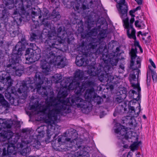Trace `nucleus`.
Returning <instances> with one entry per match:
<instances>
[{"label": "nucleus", "instance_id": "obj_1", "mask_svg": "<svg viewBox=\"0 0 157 157\" xmlns=\"http://www.w3.org/2000/svg\"><path fill=\"white\" fill-rule=\"evenodd\" d=\"M96 94L94 88L88 89L85 95V98L88 101L83 100L77 95H74L71 98L65 99L64 98L56 99L51 97L47 100V105L45 107V113H49V117L52 118L51 121V129H55L56 123L59 121L60 116H65L71 111V106L82 108L87 112L92 109L90 101Z\"/></svg>", "mask_w": 157, "mask_h": 157}, {"label": "nucleus", "instance_id": "obj_2", "mask_svg": "<svg viewBox=\"0 0 157 157\" xmlns=\"http://www.w3.org/2000/svg\"><path fill=\"white\" fill-rule=\"evenodd\" d=\"M44 28L41 36L44 41L45 50L43 52L40 65L43 72L47 73L50 71V64L57 66L58 68L63 67L66 65L65 59L59 55L61 51L60 48V43L57 40L55 28L51 29L50 23H43Z\"/></svg>", "mask_w": 157, "mask_h": 157}, {"label": "nucleus", "instance_id": "obj_3", "mask_svg": "<svg viewBox=\"0 0 157 157\" xmlns=\"http://www.w3.org/2000/svg\"><path fill=\"white\" fill-rule=\"evenodd\" d=\"M98 30L96 28L89 30L85 35V41H83L81 46L84 49L85 52L89 54L94 53L96 55L102 53L104 51H107V46L103 40L107 36L106 29H103L99 32L97 38L93 37L96 36L98 33Z\"/></svg>", "mask_w": 157, "mask_h": 157}, {"label": "nucleus", "instance_id": "obj_4", "mask_svg": "<svg viewBox=\"0 0 157 157\" xmlns=\"http://www.w3.org/2000/svg\"><path fill=\"white\" fill-rule=\"evenodd\" d=\"M43 79L42 74L40 72H37L35 75L34 78L33 77H29L26 78L25 81L23 83L29 86V88L32 91L35 92V90L39 94L41 95L44 97H47L46 99V105L43 107L42 111L44 113L48 114V118L45 120V122L48 124L47 126V133L48 137L51 136L50 135L49 130L48 128H50L51 124V121L52 118L49 117V113H45L44 111V109L47 105V100L49 99L51 97H53V98H55L54 97L53 93L51 91V95L49 97L48 94L46 90V87H42L41 85L43 83Z\"/></svg>", "mask_w": 157, "mask_h": 157}, {"label": "nucleus", "instance_id": "obj_5", "mask_svg": "<svg viewBox=\"0 0 157 157\" xmlns=\"http://www.w3.org/2000/svg\"><path fill=\"white\" fill-rule=\"evenodd\" d=\"M84 74L82 71L77 70L74 74V80L77 81H72L71 82L68 80L62 81L60 84L63 88L59 92L58 98H65L67 95L69 91L74 89H75V92L76 94H81L85 90L83 88V83H81L82 80L84 79Z\"/></svg>", "mask_w": 157, "mask_h": 157}, {"label": "nucleus", "instance_id": "obj_6", "mask_svg": "<svg viewBox=\"0 0 157 157\" xmlns=\"http://www.w3.org/2000/svg\"><path fill=\"white\" fill-rule=\"evenodd\" d=\"M21 35L22 36L20 41L13 48L12 54L9 59V63L6 66V69L9 73L15 74L19 76H20L21 75V71L20 70V64L19 63L21 52L25 50L26 46L28 44L25 40V36L22 34Z\"/></svg>", "mask_w": 157, "mask_h": 157}, {"label": "nucleus", "instance_id": "obj_7", "mask_svg": "<svg viewBox=\"0 0 157 157\" xmlns=\"http://www.w3.org/2000/svg\"><path fill=\"white\" fill-rule=\"evenodd\" d=\"M117 2V6L120 16L123 18V20L125 25V28L127 29V33L128 37L136 40V31L133 28V23L134 21V17H132L129 23V19L125 17L127 16L128 7L125 0H114Z\"/></svg>", "mask_w": 157, "mask_h": 157}, {"label": "nucleus", "instance_id": "obj_8", "mask_svg": "<svg viewBox=\"0 0 157 157\" xmlns=\"http://www.w3.org/2000/svg\"><path fill=\"white\" fill-rule=\"evenodd\" d=\"M3 2L9 9L16 8L13 12L14 14L18 13L25 15L28 13L29 10H32V3L30 0H2ZM35 9L34 8H33Z\"/></svg>", "mask_w": 157, "mask_h": 157}, {"label": "nucleus", "instance_id": "obj_9", "mask_svg": "<svg viewBox=\"0 0 157 157\" xmlns=\"http://www.w3.org/2000/svg\"><path fill=\"white\" fill-rule=\"evenodd\" d=\"M137 49L132 48L129 52L131 56V60L130 67L132 69L129 77L130 82L138 81L139 74L140 73V70L138 69L141 67V59L139 57H137L136 55Z\"/></svg>", "mask_w": 157, "mask_h": 157}, {"label": "nucleus", "instance_id": "obj_10", "mask_svg": "<svg viewBox=\"0 0 157 157\" xmlns=\"http://www.w3.org/2000/svg\"><path fill=\"white\" fill-rule=\"evenodd\" d=\"M69 137L65 138L66 143L67 145L66 148V150L71 151H74L78 148L82 147V142H78L77 140V138L78 136V134L76 130L72 129L71 130L69 133Z\"/></svg>", "mask_w": 157, "mask_h": 157}, {"label": "nucleus", "instance_id": "obj_11", "mask_svg": "<svg viewBox=\"0 0 157 157\" xmlns=\"http://www.w3.org/2000/svg\"><path fill=\"white\" fill-rule=\"evenodd\" d=\"M120 50V47H117L114 52L113 55H111L108 57V50L104 51L102 53L98 55H102V58L105 63L111 65L112 66H116L118 61L117 56Z\"/></svg>", "mask_w": 157, "mask_h": 157}, {"label": "nucleus", "instance_id": "obj_12", "mask_svg": "<svg viewBox=\"0 0 157 157\" xmlns=\"http://www.w3.org/2000/svg\"><path fill=\"white\" fill-rule=\"evenodd\" d=\"M140 102L139 103V106L136 108V110L134 107L129 106V115L126 116V121L128 122L129 125L131 127H135L137 124L134 117L138 116L140 111Z\"/></svg>", "mask_w": 157, "mask_h": 157}, {"label": "nucleus", "instance_id": "obj_13", "mask_svg": "<svg viewBox=\"0 0 157 157\" xmlns=\"http://www.w3.org/2000/svg\"><path fill=\"white\" fill-rule=\"evenodd\" d=\"M128 128L120 124H117V128L115 129V132L119 135L117 137L119 139L122 140L123 143L124 144V139L127 140L131 139L132 132L131 131L128 132Z\"/></svg>", "mask_w": 157, "mask_h": 157}, {"label": "nucleus", "instance_id": "obj_14", "mask_svg": "<svg viewBox=\"0 0 157 157\" xmlns=\"http://www.w3.org/2000/svg\"><path fill=\"white\" fill-rule=\"evenodd\" d=\"M18 138L10 130L2 131L0 133V140L4 142L8 140L11 145H14L18 141Z\"/></svg>", "mask_w": 157, "mask_h": 157}, {"label": "nucleus", "instance_id": "obj_15", "mask_svg": "<svg viewBox=\"0 0 157 157\" xmlns=\"http://www.w3.org/2000/svg\"><path fill=\"white\" fill-rule=\"evenodd\" d=\"M132 86L133 89L136 90L138 92H136L133 90H130L128 92L129 97L134 100L137 101L139 100L141 98V88L140 86L139 83L138 81L136 80L134 81L130 82Z\"/></svg>", "mask_w": 157, "mask_h": 157}, {"label": "nucleus", "instance_id": "obj_16", "mask_svg": "<svg viewBox=\"0 0 157 157\" xmlns=\"http://www.w3.org/2000/svg\"><path fill=\"white\" fill-rule=\"evenodd\" d=\"M34 51L31 48H28L26 51L25 55L26 56L25 58L26 62L25 63L31 64L37 61L39 59L40 55H38V56H36V54H34Z\"/></svg>", "mask_w": 157, "mask_h": 157}, {"label": "nucleus", "instance_id": "obj_17", "mask_svg": "<svg viewBox=\"0 0 157 157\" xmlns=\"http://www.w3.org/2000/svg\"><path fill=\"white\" fill-rule=\"evenodd\" d=\"M31 143V145L34 148L36 149H38L40 148L41 146L40 143L38 140L33 139L32 142H30L27 140H22L21 143L20 144L19 147L22 148L24 146H25L26 145Z\"/></svg>", "mask_w": 157, "mask_h": 157}, {"label": "nucleus", "instance_id": "obj_18", "mask_svg": "<svg viewBox=\"0 0 157 157\" xmlns=\"http://www.w3.org/2000/svg\"><path fill=\"white\" fill-rule=\"evenodd\" d=\"M101 66L100 65L96 68L95 67V65L89 66L87 72L90 75L96 76L99 75L101 71Z\"/></svg>", "mask_w": 157, "mask_h": 157}, {"label": "nucleus", "instance_id": "obj_19", "mask_svg": "<svg viewBox=\"0 0 157 157\" xmlns=\"http://www.w3.org/2000/svg\"><path fill=\"white\" fill-rule=\"evenodd\" d=\"M38 13H39V14L41 15L42 16V17H43V18L42 20V23L43 25L44 26V24L43 23L47 22H48L50 23V24L51 25V22L50 21H48L45 20V19L48 20L50 19V13L49 12V11L46 8H44L42 12L41 11V10L40 9L38 10Z\"/></svg>", "mask_w": 157, "mask_h": 157}, {"label": "nucleus", "instance_id": "obj_20", "mask_svg": "<svg viewBox=\"0 0 157 157\" xmlns=\"http://www.w3.org/2000/svg\"><path fill=\"white\" fill-rule=\"evenodd\" d=\"M0 82L6 84L7 87L11 86L13 84L10 76L4 74L2 76L0 75Z\"/></svg>", "mask_w": 157, "mask_h": 157}, {"label": "nucleus", "instance_id": "obj_21", "mask_svg": "<svg viewBox=\"0 0 157 157\" xmlns=\"http://www.w3.org/2000/svg\"><path fill=\"white\" fill-rule=\"evenodd\" d=\"M15 149V145H9L7 151H6V157H14L13 155H15L16 154Z\"/></svg>", "mask_w": 157, "mask_h": 157}, {"label": "nucleus", "instance_id": "obj_22", "mask_svg": "<svg viewBox=\"0 0 157 157\" xmlns=\"http://www.w3.org/2000/svg\"><path fill=\"white\" fill-rule=\"evenodd\" d=\"M56 35L61 39L65 38L67 34L64 28L62 26H60L57 29V33H56Z\"/></svg>", "mask_w": 157, "mask_h": 157}, {"label": "nucleus", "instance_id": "obj_23", "mask_svg": "<svg viewBox=\"0 0 157 157\" xmlns=\"http://www.w3.org/2000/svg\"><path fill=\"white\" fill-rule=\"evenodd\" d=\"M12 126V123L9 121L0 119V126L4 128H10Z\"/></svg>", "mask_w": 157, "mask_h": 157}, {"label": "nucleus", "instance_id": "obj_24", "mask_svg": "<svg viewBox=\"0 0 157 157\" xmlns=\"http://www.w3.org/2000/svg\"><path fill=\"white\" fill-rule=\"evenodd\" d=\"M29 86L22 82L19 88L18 89V92L19 93H24L25 94H26L27 92L29 91Z\"/></svg>", "mask_w": 157, "mask_h": 157}, {"label": "nucleus", "instance_id": "obj_25", "mask_svg": "<svg viewBox=\"0 0 157 157\" xmlns=\"http://www.w3.org/2000/svg\"><path fill=\"white\" fill-rule=\"evenodd\" d=\"M126 111V108L123 107L122 105L117 106L115 109V112L113 113L114 116H116L118 114L121 115Z\"/></svg>", "mask_w": 157, "mask_h": 157}, {"label": "nucleus", "instance_id": "obj_26", "mask_svg": "<svg viewBox=\"0 0 157 157\" xmlns=\"http://www.w3.org/2000/svg\"><path fill=\"white\" fill-rule=\"evenodd\" d=\"M98 76L99 80L101 82H105L108 80V79L107 78H108V73H106V72H102V69L101 71L100 72V74Z\"/></svg>", "mask_w": 157, "mask_h": 157}, {"label": "nucleus", "instance_id": "obj_27", "mask_svg": "<svg viewBox=\"0 0 157 157\" xmlns=\"http://www.w3.org/2000/svg\"><path fill=\"white\" fill-rule=\"evenodd\" d=\"M39 13L38 12V13H37L34 11L32 12V20L33 22H36V25L38 24V20L41 21V18L42 17V16L41 15H39Z\"/></svg>", "mask_w": 157, "mask_h": 157}, {"label": "nucleus", "instance_id": "obj_28", "mask_svg": "<svg viewBox=\"0 0 157 157\" xmlns=\"http://www.w3.org/2000/svg\"><path fill=\"white\" fill-rule=\"evenodd\" d=\"M102 72H106V73H111L113 67L109 64L105 63L104 67L101 66Z\"/></svg>", "mask_w": 157, "mask_h": 157}, {"label": "nucleus", "instance_id": "obj_29", "mask_svg": "<svg viewBox=\"0 0 157 157\" xmlns=\"http://www.w3.org/2000/svg\"><path fill=\"white\" fill-rule=\"evenodd\" d=\"M61 17V16L58 11H56L55 10H54L51 15L50 19H55L56 21L59 20Z\"/></svg>", "mask_w": 157, "mask_h": 157}, {"label": "nucleus", "instance_id": "obj_30", "mask_svg": "<svg viewBox=\"0 0 157 157\" xmlns=\"http://www.w3.org/2000/svg\"><path fill=\"white\" fill-rule=\"evenodd\" d=\"M127 90L125 88L123 87L120 88L119 89L118 92L117 93V95H120L122 98H125L127 96Z\"/></svg>", "mask_w": 157, "mask_h": 157}, {"label": "nucleus", "instance_id": "obj_31", "mask_svg": "<svg viewBox=\"0 0 157 157\" xmlns=\"http://www.w3.org/2000/svg\"><path fill=\"white\" fill-rule=\"evenodd\" d=\"M85 61V58L83 57H79L77 56L76 58L75 63L76 64L79 66H84V63Z\"/></svg>", "mask_w": 157, "mask_h": 157}, {"label": "nucleus", "instance_id": "obj_32", "mask_svg": "<svg viewBox=\"0 0 157 157\" xmlns=\"http://www.w3.org/2000/svg\"><path fill=\"white\" fill-rule=\"evenodd\" d=\"M77 157H88V154L86 151L82 150L78 151L75 153Z\"/></svg>", "mask_w": 157, "mask_h": 157}, {"label": "nucleus", "instance_id": "obj_33", "mask_svg": "<svg viewBox=\"0 0 157 157\" xmlns=\"http://www.w3.org/2000/svg\"><path fill=\"white\" fill-rule=\"evenodd\" d=\"M102 101L103 99L102 98L95 94L94 97L93 98L92 101L90 102L94 101L95 103H96L97 104L99 105L101 104Z\"/></svg>", "mask_w": 157, "mask_h": 157}, {"label": "nucleus", "instance_id": "obj_34", "mask_svg": "<svg viewBox=\"0 0 157 157\" xmlns=\"http://www.w3.org/2000/svg\"><path fill=\"white\" fill-rule=\"evenodd\" d=\"M62 77L61 74H56L53 76V80L56 83L61 82Z\"/></svg>", "mask_w": 157, "mask_h": 157}, {"label": "nucleus", "instance_id": "obj_35", "mask_svg": "<svg viewBox=\"0 0 157 157\" xmlns=\"http://www.w3.org/2000/svg\"><path fill=\"white\" fill-rule=\"evenodd\" d=\"M0 104L6 107L9 106L8 102L5 100L3 96L1 94H0Z\"/></svg>", "mask_w": 157, "mask_h": 157}, {"label": "nucleus", "instance_id": "obj_36", "mask_svg": "<svg viewBox=\"0 0 157 157\" xmlns=\"http://www.w3.org/2000/svg\"><path fill=\"white\" fill-rule=\"evenodd\" d=\"M67 137L65 136H62L61 137H59L58 140L57 142L58 143L61 144L63 143V144L64 145H65V149H66V146L67 145V143H66L65 138Z\"/></svg>", "mask_w": 157, "mask_h": 157}, {"label": "nucleus", "instance_id": "obj_37", "mask_svg": "<svg viewBox=\"0 0 157 157\" xmlns=\"http://www.w3.org/2000/svg\"><path fill=\"white\" fill-rule=\"evenodd\" d=\"M140 143V142H134L130 147L131 150L132 151H134L135 150H136Z\"/></svg>", "mask_w": 157, "mask_h": 157}, {"label": "nucleus", "instance_id": "obj_38", "mask_svg": "<svg viewBox=\"0 0 157 157\" xmlns=\"http://www.w3.org/2000/svg\"><path fill=\"white\" fill-rule=\"evenodd\" d=\"M86 85V87H90V88H94V87L95 86V82L92 81H88L84 83Z\"/></svg>", "mask_w": 157, "mask_h": 157}, {"label": "nucleus", "instance_id": "obj_39", "mask_svg": "<svg viewBox=\"0 0 157 157\" xmlns=\"http://www.w3.org/2000/svg\"><path fill=\"white\" fill-rule=\"evenodd\" d=\"M10 103L11 105L14 106L17 105L19 104V100L18 98H15L13 97L10 100Z\"/></svg>", "mask_w": 157, "mask_h": 157}, {"label": "nucleus", "instance_id": "obj_40", "mask_svg": "<svg viewBox=\"0 0 157 157\" xmlns=\"http://www.w3.org/2000/svg\"><path fill=\"white\" fill-rule=\"evenodd\" d=\"M2 10V17L3 18H6L9 15V13L8 10L6 8H3Z\"/></svg>", "mask_w": 157, "mask_h": 157}, {"label": "nucleus", "instance_id": "obj_41", "mask_svg": "<svg viewBox=\"0 0 157 157\" xmlns=\"http://www.w3.org/2000/svg\"><path fill=\"white\" fill-rule=\"evenodd\" d=\"M98 21L100 24V25L98 26V27H100V28L102 27V26L104 24L106 25L107 23H106V21L103 18H101L99 19L98 20Z\"/></svg>", "mask_w": 157, "mask_h": 157}, {"label": "nucleus", "instance_id": "obj_42", "mask_svg": "<svg viewBox=\"0 0 157 157\" xmlns=\"http://www.w3.org/2000/svg\"><path fill=\"white\" fill-rule=\"evenodd\" d=\"M115 99V102L118 103H121L123 101V100L125 98H122V96L120 95H117Z\"/></svg>", "mask_w": 157, "mask_h": 157}, {"label": "nucleus", "instance_id": "obj_43", "mask_svg": "<svg viewBox=\"0 0 157 157\" xmlns=\"http://www.w3.org/2000/svg\"><path fill=\"white\" fill-rule=\"evenodd\" d=\"M151 74L152 79L154 82H156L157 81V75L155 71L154 70H151Z\"/></svg>", "mask_w": 157, "mask_h": 157}, {"label": "nucleus", "instance_id": "obj_44", "mask_svg": "<svg viewBox=\"0 0 157 157\" xmlns=\"http://www.w3.org/2000/svg\"><path fill=\"white\" fill-rule=\"evenodd\" d=\"M42 128V126H40V127L38 128L36 130V132H37L39 134L37 135L38 136H40L43 137V133H44V131H40V129H41V128Z\"/></svg>", "mask_w": 157, "mask_h": 157}, {"label": "nucleus", "instance_id": "obj_45", "mask_svg": "<svg viewBox=\"0 0 157 157\" xmlns=\"http://www.w3.org/2000/svg\"><path fill=\"white\" fill-rule=\"evenodd\" d=\"M83 3L90 6V7H91L92 6L93 4V1L92 0H84Z\"/></svg>", "mask_w": 157, "mask_h": 157}, {"label": "nucleus", "instance_id": "obj_46", "mask_svg": "<svg viewBox=\"0 0 157 157\" xmlns=\"http://www.w3.org/2000/svg\"><path fill=\"white\" fill-rule=\"evenodd\" d=\"M11 94V93L9 92H6L5 94V97L8 100V101H9L13 97L12 96Z\"/></svg>", "mask_w": 157, "mask_h": 157}, {"label": "nucleus", "instance_id": "obj_47", "mask_svg": "<svg viewBox=\"0 0 157 157\" xmlns=\"http://www.w3.org/2000/svg\"><path fill=\"white\" fill-rule=\"evenodd\" d=\"M6 149L4 148L0 150V157H6Z\"/></svg>", "mask_w": 157, "mask_h": 157}, {"label": "nucleus", "instance_id": "obj_48", "mask_svg": "<svg viewBox=\"0 0 157 157\" xmlns=\"http://www.w3.org/2000/svg\"><path fill=\"white\" fill-rule=\"evenodd\" d=\"M94 21H88L87 23V26L88 29H89L92 27H93L94 25Z\"/></svg>", "mask_w": 157, "mask_h": 157}, {"label": "nucleus", "instance_id": "obj_49", "mask_svg": "<svg viewBox=\"0 0 157 157\" xmlns=\"http://www.w3.org/2000/svg\"><path fill=\"white\" fill-rule=\"evenodd\" d=\"M110 73H108V80L107 81V82L109 81V82H112L114 79V76L110 74Z\"/></svg>", "mask_w": 157, "mask_h": 157}, {"label": "nucleus", "instance_id": "obj_50", "mask_svg": "<svg viewBox=\"0 0 157 157\" xmlns=\"http://www.w3.org/2000/svg\"><path fill=\"white\" fill-rule=\"evenodd\" d=\"M80 5L78 4H77L75 5V7H74V9L75 11H77L78 13H79V11L78 10H79L80 8H81V7H80Z\"/></svg>", "mask_w": 157, "mask_h": 157}, {"label": "nucleus", "instance_id": "obj_51", "mask_svg": "<svg viewBox=\"0 0 157 157\" xmlns=\"http://www.w3.org/2000/svg\"><path fill=\"white\" fill-rule=\"evenodd\" d=\"M54 144V145L53 144V146L55 149H58L57 147H59L61 145L60 143H58V142L57 143H55Z\"/></svg>", "mask_w": 157, "mask_h": 157}, {"label": "nucleus", "instance_id": "obj_52", "mask_svg": "<svg viewBox=\"0 0 157 157\" xmlns=\"http://www.w3.org/2000/svg\"><path fill=\"white\" fill-rule=\"evenodd\" d=\"M36 34H35L34 33H32V35H31L30 39L32 40H34L36 39Z\"/></svg>", "mask_w": 157, "mask_h": 157}, {"label": "nucleus", "instance_id": "obj_53", "mask_svg": "<svg viewBox=\"0 0 157 157\" xmlns=\"http://www.w3.org/2000/svg\"><path fill=\"white\" fill-rule=\"evenodd\" d=\"M139 21L138 20H136L135 21V25L138 28H140L141 27V25L139 24Z\"/></svg>", "mask_w": 157, "mask_h": 157}, {"label": "nucleus", "instance_id": "obj_54", "mask_svg": "<svg viewBox=\"0 0 157 157\" xmlns=\"http://www.w3.org/2000/svg\"><path fill=\"white\" fill-rule=\"evenodd\" d=\"M84 4L85 3H83L81 7V8H82L83 10H85L89 8L90 6H88L86 4L85 5Z\"/></svg>", "mask_w": 157, "mask_h": 157}, {"label": "nucleus", "instance_id": "obj_55", "mask_svg": "<svg viewBox=\"0 0 157 157\" xmlns=\"http://www.w3.org/2000/svg\"><path fill=\"white\" fill-rule=\"evenodd\" d=\"M89 64V61L88 59L85 58V61L84 63V66H88Z\"/></svg>", "mask_w": 157, "mask_h": 157}, {"label": "nucleus", "instance_id": "obj_56", "mask_svg": "<svg viewBox=\"0 0 157 157\" xmlns=\"http://www.w3.org/2000/svg\"><path fill=\"white\" fill-rule=\"evenodd\" d=\"M149 61L150 63H151V64L152 65V66L154 68H155L156 67V66H155V64L154 63V62L152 60V59H150Z\"/></svg>", "mask_w": 157, "mask_h": 157}, {"label": "nucleus", "instance_id": "obj_57", "mask_svg": "<svg viewBox=\"0 0 157 157\" xmlns=\"http://www.w3.org/2000/svg\"><path fill=\"white\" fill-rule=\"evenodd\" d=\"M23 19L24 17L21 16V17H20L19 19H17V22L21 23L22 22V21H24Z\"/></svg>", "mask_w": 157, "mask_h": 157}, {"label": "nucleus", "instance_id": "obj_58", "mask_svg": "<svg viewBox=\"0 0 157 157\" xmlns=\"http://www.w3.org/2000/svg\"><path fill=\"white\" fill-rule=\"evenodd\" d=\"M71 14L72 16L74 18V19L75 20L78 19V17L77 16H76L75 13L73 12L71 13Z\"/></svg>", "mask_w": 157, "mask_h": 157}, {"label": "nucleus", "instance_id": "obj_59", "mask_svg": "<svg viewBox=\"0 0 157 157\" xmlns=\"http://www.w3.org/2000/svg\"><path fill=\"white\" fill-rule=\"evenodd\" d=\"M18 32L17 31H13L12 32V33H10L12 36V37H14L17 34Z\"/></svg>", "mask_w": 157, "mask_h": 157}, {"label": "nucleus", "instance_id": "obj_60", "mask_svg": "<svg viewBox=\"0 0 157 157\" xmlns=\"http://www.w3.org/2000/svg\"><path fill=\"white\" fill-rule=\"evenodd\" d=\"M136 11L134 10H131L129 11V14L131 17H135L134 15H133V13H134Z\"/></svg>", "mask_w": 157, "mask_h": 157}, {"label": "nucleus", "instance_id": "obj_61", "mask_svg": "<svg viewBox=\"0 0 157 157\" xmlns=\"http://www.w3.org/2000/svg\"><path fill=\"white\" fill-rule=\"evenodd\" d=\"M135 45L136 46L139 47L141 49V52H142V49L141 48V47L140 46L139 43L138 42H135Z\"/></svg>", "mask_w": 157, "mask_h": 157}, {"label": "nucleus", "instance_id": "obj_62", "mask_svg": "<svg viewBox=\"0 0 157 157\" xmlns=\"http://www.w3.org/2000/svg\"><path fill=\"white\" fill-rule=\"evenodd\" d=\"M149 78H148V72H147V83H148V81H149V82H150V79H151V77H150V75L149 76Z\"/></svg>", "mask_w": 157, "mask_h": 157}, {"label": "nucleus", "instance_id": "obj_63", "mask_svg": "<svg viewBox=\"0 0 157 157\" xmlns=\"http://www.w3.org/2000/svg\"><path fill=\"white\" fill-rule=\"evenodd\" d=\"M139 5H141L142 4V0H135Z\"/></svg>", "mask_w": 157, "mask_h": 157}, {"label": "nucleus", "instance_id": "obj_64", "mask_svg": "<svg viewBox=\"0 0 157 157\" xmlns=\"http://www.w3.org/2000/svg\"><path fill=\"white\" fill-rule=\"evenodd\" d=\"M150 42V40H145V43L147 45H148L149 44Z\"/></svg>", "mask_w": 157, "mask_h": 157}]
</instances>
